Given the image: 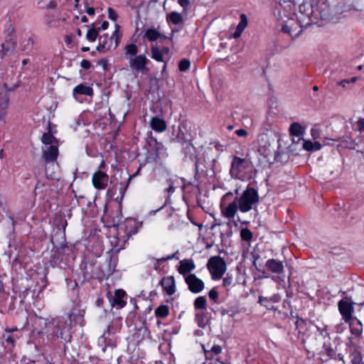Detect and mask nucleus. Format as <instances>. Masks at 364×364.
Masks as SVG:
<instances>
[{"label": "nucleus", "instance_id": "58", "mask_svg": "<svg viewBox=\"0 0 364 364\" xmlns=\"http://www.w3.org/2000/svg\"><path fill=\"white\" fill-rule=\"evenodd\" d=\"M108 26H109V23H108V21H103V22H102V25H101V28H102V30H106V29L108 28Z\"/></svg>", "mask_w": 364, "mask_h": 364}, {"label": "nucleus", "instance_id": "35", "mask_svg": "<svg viewBox=\"0 0 364 364\" xmlns=\"http://www.w3.org/2000/svg\"><path fill=\"white\" fill-rule=\"evenodd\" d=\"M190 65V60L186 58H183L179 62L178 69L181 72H185L189 69Z\"/></svg>", "mask_w": 364, "mask_h": 364}, {"label": "nucleus", "instance_id": "3", "mask_svg": "<svg viewBox=\"0 0 364 364\" xmlns=\"http://www.w3.org/2000/svg\"><path fill=\"white\" fill-rule=\"evenodd\" d=\"M211 278L214 280L220 279L227 269V264L225 259L220 256L211 257L207 263Z\"/></svg>", "mask_w": 364, "mask_h": 364}, {"label": "nucleus", "instance_id": "36", "mask_svg": "<svg viewBox=\"0 0 364 364\" xmlns=\"http://www.w3.org/2000/svg\"><path fill=\"white\" fill-rule=\"evenodd\" d=\"M208 296L215 303H218V291L215 288H213L209 291Z\"/></svg>", "mask_w": 364, "mask_h": 364}, {"label": "nucleus", "instance_id": "55", "mask_svg": "<svg viewBox=\"0 0 364 364\" xmlns=\"http://www.w3.org/2000/svg\"><path fill=\"white\" fill-rule=\"evenodd\" d=\"M86 12L88 15L93 16L95 14V9L92 7H89L87 9Z\"/></svg>", "mask_w": 364, "mask_h": 364}, {"label": "nucleus", "instance_id": "11", "mask_svg": "<svg viewBox=\"0 0 364 364\" xmlns=\"http://www.w3.org/2000/svg\"><path fill=\"white\" fill-rule=\"evenodd\" d=\"M178 272L183 277L191 274L192 271L196 269V264L192 259H184L179 261L178 264L176 267Z\"/></svg>", "mask_w": 364, "mask_h": 364}, {"label": "nucleus", "instance_id": "33", "mask_svg": "<svg viewBox=\"0 0 364 364\" xmlns=\"http://www.w3.org/2000/svg\"><path fill=\"white\" fill-rule=\"evenodd\" d=\"M252 232L248 228H243L240 231V237L242 240L250 242L252 239Z\"/></svg>", "mask_w": 364, "mask_h": 364}, {"label": "nucleus", "instance_id": "61", "mask_svg": "<svg viewBox=\"0 0 364 364\" xmlns=\"http://www.w3.org/2000/svg\"><path fill=\"white\" fill-rule=\"evenodd\" d=\"M161 51H162V55H164V54L167 55L169 53V48L168 47H164Z\"/></svg>", "mask_w": 364, "mask_h": 364}, {"label": "nucleus", "instance_id": "53", "mask_svg": "<svg viewBox=\"0 0 364 364\" xmlns=\"http://www.w3.org/2000/svg\"><path fill=\"white\" fill-rule=\"evenodd\" d=\"M348 83H349L348 80V79H344V80H342L341 81H340L338 84L340 86H342V87H345L346 84H348Z\"/></svg>", "mask_w": 364, "mask_h": 364}, {"label": "nucleus", "instance_id": "64", "mask_svg": "<svg viewBox=\"0 0 364 364\" xmlns=\"http://www.w3.org/2000/svg\"><path fill=\"white\" fill-rule=\"evenodd\" d=\"M81 21H82V22H87V18L85 16H83L81 18Z\"/></svg>", "mask_w": 364, "mask_h": 364}, {"label": "nucleus", "instance_id": "54", "mask_svg": "<svg viewBox=\"0 0 364 364\" xmlns=\"http://www.w3.org/2000/svg\"><path fill=\"white\" fill-rule=\"evenodd\" d=\"M18 331V328L17 327H14V328L6 327L5 328V331L8 332V333H13V332H15V331Z\"/></svg>", "mask_w": 364, "mask_h": 364}, {"label": "nucleus", "instance_id": "51", "mask_svg": "<svg viewBox=\"0 0 364 364\" xmlns=\"http://www.w3.org/2000/svg\"><path fill=\"white\" fill-rule=\"evenodd\" d=\"M73 41V36L70 35H67L65 36V42L67 45H70Z\"/></svg>", "mask_w": 364, "mask_h": 364}, {"label": "nucleus", "instance_id": "21", "mask_svg": "<svg viewBox=\"0 0 364 364\" xmlns=\"http://www.w3.org/2000/svg\"><path fill=\"white\" fill-rule=\"evenodd\" d=\"M75 95L92 96L93 90L91 87L80 84L76 86L73 90V95Z\"/></svg>", "mask_w": 364, "mask_h": 364}, {"label": "nucleus", "instance_id": "2", "mask_svg": "<svg viewBox=\"0 0 364 364\" xmlns=\"http://www.w3.org/2000/svg\"><path fill=\"white\" fill-rule=\"evenodd\" d=\"M238 204L241 213H247L257 206L259 201L257 191L248 185L239 197L235 198Z\"/></svg>", "mask_w": 364, "mask_h": 364}, {"label": "nucleus", "instance_id": "37", "mask_svg": "<svg viewBox=\"0 0 364 364\" xmlns=\"http://www.w3.org/2000/svg\"><path fill=\"white\" fill-rule=\"evenodd\" d=\"M59 1L60 0H50V1L46 5L45 9L47 10L56 9Z\"/></svg>", "mask_w": 364, "mask_h": 364}, {"label": "nucleus", "instance_id": "57", "mask_svg": "<svg viewBox=\"0 0 364 364\" xmlns=\"http://www.w3.org/2000/svg\"><path fill=\"white\" fill-rule=\"evenodd\" d=\"M106 167V163L104 160L102 161L98 167V171H102Z\"/></svg>", "mask_w": 364, "mask_h": 364}, {"label": "nucleus", "instance_id": "45", "mask_svg": "<svg viewBox=\"0 0 364 364\" xmlns=\"http://www.w3.org/2000/svg\"><path fill=\"white\" fill-rule=\"evenodd\" d=\"M80 65L82 68L88 70L91 67V63L88 60L84 59L81 61Z\"/></svg>", "mask_w": 364, "mask_h": 364}, {"label": "nucleus", "instance_id": "7", "mask_svg": "<svg viewBox=\"0 0 364 364\" xmlns=\"http://www.w3.org/2000/svg\"><path fill=\"white\" fill-rule=\"evenodd\" d=\"M184 281L188 286V290L193 294H198L205 288L204 282L197 277L195 274H191L186 277Z\"/></svg>", "mask_w": 364, "mask_h": 364}, {"label": "nucleus", "instance_id": "1", "mask_svg": "<svg viewBox=\"0 0 364 364\" xmlns=\"http://www.w3.org/2000/svg\"><path fill=\"white\" fill-rule=\"evenodd\" d=\"M252 163L250 159L233 156L230 173L236 179L245 181L252 177Z\"/></svg>", "mask_w": 364, "mask_h": 364}, {"label": "nucleus", "instance_id": "41", "mask_svg": "<svg viewBox=\"0 0 364 364\" xmlns=\"http://www.w3.org/2000/svg\"><path fill=\"white\" fill-rule=\"evenodd\" d=\"M311 133L314 139H318L320 137L321 130L317 127H313L311 130Z\"/></svg>", "mask_w": 364, "mask_h": 364}, {"label": "nucleus", "instance_id": "47", "mask_svg": "<svg viewBox=\"0 0 364 364\" xmlns=\"http://www.w3.org/2000/svg\"><path fill=\"white\" fill-rule=\"evenodd\" d=\"M235 134L240 137H245L247 135V132L244 129H240L235 131Z\"/></svg>", "mask_w": 364, "mask_h": 364}, {"label": "nucleus", "instance_id": "62", "mask_svg": "<svg viewBox=\"0 0 364 364\" xmlns=\"http://www.w3.org/2000/svg\"><path fill=\"white\" fill-rule=\"evenodd\" d=\"M4 282L1 279V278L0 277V292L4 291Z\"/></svg>", "mask_w": 364, "mask_h": 364}, {"label": "nucleus", "instance_id": "40", "mask_svg": "<svg viewBox=\"0 0 364 364\" xmlns=\"http://www.w3.org/2000/svg\"><path fill=\"white\" fill-rule=\"evenodd\" d=\"M303 147L306 151H314V143L311 141H304Z\"/></svg>", "mask_w": 364, "mask_h": 364}, {"label": "nucleus", "instance_id": "27", "mask_svg": "<svg viewBox=\"0 0 364 364\" xmlns=\"http://www.w3.org/2000/svg\"><path fill=\"white\" fill-rule=\"evenodd\" d=\"M207 300L205 296H198L197 297L193 303V306L195 309L196 310H203L206 309Z\"/></svg>", "mask_w": 364, "mask_h": 364}, {"label": "nucleus", "instance_id": "22", "mask_svg": "<svg viewBox=\"0 0 364 364\" xmlns=\"http://www.w3.org/2000/svg\"><path fill=\"white\" fill-rule=\"evenodd\" d=\"M144 38H146L149 41H155L159 38H166V36L163 34H161L159 31L154 28H149L144 33Z\"/></svg>", "mask_w": 364, "mask_h": 364}, {"label": "nucleus", "instance_id": "59", "mask_svg": "<svg viewBox=\"0 0 364 364\" xmlns=\"http://www.w3.org/2000/svg\"><path fill=\"white\" fill-rule=\"evenodd\" d=\"M47 17H48L47 23L48 24V26H53L55 21L51 19V18H50L49 16H47Z\"/></svg>", "mask_w": 364, "mask_h": 364}, {"label": "nucleus", "instance_id": "10", "mask_svg": "<svg viewBox=\"0 0 364 364\" xmlns=\"http://www.w3.org/2000/svg\"><path fill=\"white\" fill-rule=\"evenodd\" d=\"M109 176L103 171H97L92 175V184L97 190H104L107 186Z\"/></svg>", "mask_w": 364, "mask_h": 364}, {"label": "nucleus", "instance_id": "29", "mask_svg": "<svg viewBox=\"0 0 364 364\" xmlns=\"http://www.w3.org/2000/svg\"><path fill=\"white\" fill-rule=\"evenodd\" d=\"M99 31H100V28H96L94 26L90 28L86 34L87 40L90 42L95 41L98 36Z\"/></svg>", "mask_w": 364, "mask_h": 364}, {"label": "nucleus", "instance_id": "52", "mask_svg": "<svg viewBox=\"0 0 364 364\" xmlns=\"http://www.w3.org/2000/svg\"><path fill=\"white\" fill-rule=\"evenodd\" d=\"M6 341L7 343H11L12 346L15 345V339L11 336H8Z\"/></svg>", "mask_w": 364, "mask_h": 364}, {"label": "nucleus", "instance_id": "8", "mask_svg": "<svg viewBox=\"0 0 364 364\" xmlns=\"http://www.w3.org/2000/svg\"><path fill=\"white\" fill-rule=\"evenodd\" d=\"M338 307L342 318L346 323L350 322L355 318L353 316L354 308L351 303L342 299L338 302Z\"/></svg>", "mask_w": 364, "mask_h": 364}, {"label": "nucleus", "instance_id": "24", "mask_svg": "<svg viewBox=\"0 0 364 364\" xmlns=\"http://www.w3.org/2000/svg\"><path fill=\"white\" fill-rule=\"evenodd\" d=\"M166 21L168 23H171L174 25H178L183 21V18L181 14L176 11H172L167 15Z\"/></svg>", "mask_w": 364, "mask_h": 364}, {"label": "nucleus", "instance_id": "16", "mask_svg": "<svg viewBox=\"0 0 364 364\" xmlns=\"http://www.w3.org/2000/svg\"><path fill=\"white\" fill-rule=\"evenodd\" d=\"M58 156V149L56 145H51L43 150V157L46 162L55 161Z\"/></svg>", "mask_w": 364, "mask_h": 364}, {"label": "nucleus", "instance_id": "30", "mask_svg": "<svg viewBox=\"0 0 364 364\" xmlns=\"http://www.w3.org/2000/svg\"><path fill=\"white\" fill-rule=\"evenodd\" d=\"M352 364H363V354L359 350H354L351 355Z\"/></svg>", "mask_w": 364, "mask_h": 364}, {"label": "nucleus", "instance_id": "26", "mask_svg": "<svg viewBox=\"0 0 364 364\" xmlns=\"http://www.w3.org/2000/svg\"><path fill=\"white\" fill-rule=\"evenodd\" d=\"M15 47L14 41H6L1 44V50H0V58L3 59L8 52L12 50Z\"/></svg>", "mask_w": 364, "mask_h": 364}, {"label": "nucleus", "instance_id": "38", "mask_svg": "<svg viewBox=\"0 0 364 364\" xmlns=\"http://www.w3.org/2000/svg\"><path fill=\"white\" fill-rule=\"evenodd\" d=\"M33 44H34V40H33V37L30 36L27 39V43L23 46L22 50H26L28 49H31L33 48Z\"/></svg>", "mask_w": 364, "mask_h": 364}, {"label": "nucleus", "instance_id": "4", "mask_svg": "<svg viewBox=\"0 0 364 364\" xmlns=\"http://www.w3.org/2000/svg\"><path fill=\"white\" fill-rule=\"evenodd\" d=\"M232 196V193L231 192L227 193L222 197L220 204L222 216L229 220L234 219L239 210V206L235 199L228 202V199Z\"/></svg>", "mask_w": 364, "mask_h": 364}, {"label": "nucleus", "instance_id": "63", "mask_svg": "<svg viewBox=\"0 0 364 364\" xmlns=\"http://www.w3.org/2000/svg\"><path fill=\"white\" fill-rule=\"evenodd\" d=\"M348 81H349V83H354L357 80H358V77H353L350 79H348Z\"/></svg>", "mask_w": 364, "mask_h": 364}, {"label": "nucleus", "instance_id": "12", "mask_svg": "<svg viewBox=\"0 0 364 364\" xmlns=\"http://www.w3.org/2000/svg\"><path fill=\"white\" fill-rule=\"evenodd\" d=\"M149 61V59L144 55H139L130 59L129 66L136 71L144 72L147 70L146 65Z\"/></svg>", "mask_w": 364, "mask_h": 364}, {"label": "nucleus", "instance_id": "19", "mask_svg": "<svg viewBox=\"0 0 364 364\" xmlns=\"http://www.w3.org/2000/svg\"><path fill=\"white\" fill-rule=\"evenodd\" d=\"M9 104V97L5 93L0 97V120H4L7 114Z\"/></svg>", "mask_w": 364, "mask_h": 364}, {"label": "nucleus", "instance_id": "39", "mask_svg": "<svg viewBox=\"0 0 364 364\" xmlns=\"http://www.w3.org/2000/svg\"><path fill=\"white\" fill-rule=\"evenodd\" d=\"M108 17L109 19L112 20V21H117V19L118 18V14H117V12L112 9V8H109L108 9Z\"/></svg>", "mask_w": 364, "mask_h": 364}, {"label": "nucleus", "instance_id": "34", "mask_svg": "<svg viewBox=\"0 0 364 364\" xmlns=\"http://www.w3.org/2000/svg\"><path fill=\"white\" fill-rule=\"evenodd\" d=\"M323 350L325 354L329 358H332L335 355V350L332 348L330 343H324L323 346Z\"/></svg>", "mask_w": 364, "mask_h": 364}, {"label": "nucleus", "instance_id": "14", "mask_svg": "<svg viewBox=\"0 0 364 364\" xmlns=\"http://www.w3.org/2000/svg\"><path fill=\"white\" fill-rule=\"evenodd\" d=\"M126 296V291L122 289H119L115 290L114 296L109 300L112 306H117L118 308L122 309L127 304V301L124 299Z\"/></svg>", "mask_w": 364, "mask_h": 364}, {"label": "nucleus", "instance_id": "44", "mask_svg": "<svg viewBox=\"0 0 364 364\" xmlns=\"http://www.w3.org/2000/svg\"><path fill=\"white\" fill-rule=\"evenodd\" d=\"M357 126L360 132H364V118H360L357 121Z\"/></svg>", "mask_w": 364, "mask_h": 364}, {"label": "nucleus", "instance_id": "9", "mask_svg": "<svg viewBox=\"0 0 364 364\" xmlns=\"http://www.w3.org/2000/svg\"><path fill=\"white\" fill-rule=\"evenodd\" d=\"M163 292L168 296H172L176 291V281L173 276H165L159 282Z\"/></svg>", "mask_w": 364, "mask_h": 364}, {"label": "nucleus", "instance_id": "31", "mask_svg": "<svg viewBox=\"0 0 364 364\" xmlns=\"http://www.w3.org/2000/svg\"><path fill=\"white\" fill-rule=\"evenodd\" d=\"M41 141L44 144L51 146L56 139L50 132H47L43 134Z\"/></svg>", "mask_w": 364, "mask_h": 364}, {"label": "nucleus", "instance_id": "32", "mask_svg": "<svg viewBox=\"0 0 364 364\" xmlns=\"http://www.w3.org/2000/svg\"><path fill=\"white\" fill-rule=\"evenodd\" d=\"M125 54L129 55H136L138 53L139 48L136 44L129 43L124 48Z\"/></svg>", "mask_w": 364, "mask_h": 364}, {"label": "nucleus", "instance_id": "48", "mask_svg": "<svg viewBox=\"0 0 364 364\" xmlns=\"http://www.w3.org/2000/svg\"><path fill=\"white\" fill-rule=\"evenodd\" d=\"M176 254V253H173V254L168 255L166 257H162L161 259H158L157 260H158V262H165V261L171 260V259L175 258Z\"/></svg>", "mask_w": 364, "mask_h": 364}, {"label": "nucleus", "instance_id": "18", "mask_svg": "<svg viewBox=\"0 0 364 364\" xmlns=\"http://www.w3.org/2000/svg\"><path fill=\"white\" fill-rule=\"evenodd\" d=\"M150 126L152 129L157 132H163L167 128L166 122L158 117H152L150 122Z\"/></svg>", "mask_w": 364, "mask_h": 364}, {"label": "nucleus", "instance_id": "15", "mask_svg": "<svg viewBox=\"0 0 364 364\" xmlns=\"http://www.w3.org/2000/svg\"><path fill=\"white\" fill-rule=\"evenodd\" d=\"M265 267L272 273L277 274H282L284 273V265L282 262L279 260L269 259L267 260Z\"/></svg>", "mask_w": 364, "mask_h": 364}, {"label": "nucleus", "instance_id": "50", "mask_svg": "<svg viewBox=\"0 0 364 364\" xmlns=\"http://www.w3.org/2000/svg\"><path fill=\"white\" fill-rule=\"evenodd\" d=\"M175 191V187L173 186V183L171 181L169 182L168 187L166 189V191L168 195L173 193Z\"/></svg>", "mask_w": 364, "mask_h": 364}, {"label": "nucleus", "instance_id": "6", "mask_svg": "<svg viewBox=\"0 0 364 364\" xmlns=\"http://www.w3.org/2000/svg\"><path fill=\"white\" fill-rule=\"evenodd\" d=\"M141 226L142 222H139L135 218H129L124 221L120 228L128 239L130 236L136 234Z\"/></svg>", "mask_w": 364, "mask_h": 364}, {"label": "nucleus", "instance_id": "25", "mask_svg": "<svg viewBox=\"0 0 364 364\" xmlns=\"http://www.w3.org/2000/svg\"><path fill=\"white\" fill-rule=\"evenodd\" d=\"M170 314L169 308L167 305H160L155 310V315L157 318H165Z\"/></svg>", "mask_w": 364, "mask_h": 364}, {"label": "nucleus", "instance_id": "46", "mask_svg": "<svg viewBox=\"0 0 364 364\" xmlns=\"http://www.w3.org/2000/svg\"><path fill=\"white\" fill-rule=\"evenodd\" d=\"M203 316L204 314L203 312L197 313L196 315L198 323L200 326H201V323H203Z\"/></svg>", "mask_w": 364, "mask_h": 364}, {"label": "nucleus", "instance_id": "43", "mask_svg": "<svg viewBox=\"0 0 364 364\" xmlns=\"http://www.w3.org/2000/svg\"><path fill=\"white\" fill-rule=\"evenodd\" d=\"M295 325H296V328L301 333V328H302L303 326L306 325V321H305V320H304L302 318H300V319H298L296 321Z\"/></svg>", "mask_w": 364, "mask_h": 364}, {"label": "nucleus", "instance_id": "5", "mask_svg": "<svg viewBox=\"0 0 364 364\" xmlns=\"http://www.w3.org/2000/svg\"><path fill=\"white\" fill-rule=\"evenodd\" d=\"M115 41V48L119 43V36L117 31H115L111 36L107 34L100 36L99 37V44L97 46V50L100 53H105L109 50L113 45V41Z\"/></svg>", "mask_w": 364, "mask_h": 364}, {"label": "nucleus", "instance_id": "13", "mask_svg": "<svg viewBox=\"0 0 364 364\" xmlns=\"http://www.w3.org/2000/svg\"><path fill=\"white\" fill-rule=\"evenodd\" d=\"M204 349L205 357L206 360H210L209 364H214L212 360L215 362L219 361L220 354L222 351V348L219 345H213L210 350Z\"/></svg>", "mask_w": 364, "mask_h": 364}, {"label": "nucleus", "instance_id": "28", "mask_svg": "<svg viewBox=\"0 0 364 364\" xmlns=\"http://www.w3.org/2000/svg\"><path fill=\"white\" fill-rule=\"evenodd\" d=\"M151 58L156 60L158 62H164V57L162 55V51L156 47L152 46L151 47Z\"/></svg>", "mask_w": 364, "mask_h": 364}, {"label": "nucleus", "instance_id": "17", "mask_svg": "<svg viewBox=\"0 0 364 364\" xmlns=\"http://www.w3.org/2000/svg\"><path fill=\"white\" fill-rule=\"evenodd\" d=\"M346 323L349 324L351 334L355 338H360L363 333V325L360 321L356 318H354L353 320H350V322Z\"/></svg>", "mask_w": 364, "mask_h": 364}, {"label": "nucleus", "instance_id": "42", "mask_svg": "<svg viewBox=\"0 0 364 364\" xmlns=\"http://www.w3.org/2000/svg\"><path fill=\"white\" fill-rule=\"evenodd\" d=\"M178 4L183 7L184 10H187L190 6L189 0H178Z\"/></svg>", "mask_w": 364, "mask_h": 364}, {"label": "nucleus", "instance_id": "60", "mask_svg": "<svg viewBox=\"0 0 364 364\" xmlns=\"http://www.w3.org/2000/svg\"><path fill=\"white\" fill-rule=\"evenodd\" d=\"M314 150H319L321 148V145L318 142H314Z\"/></svg>", "mask_w": 364, "mask_h": 364}, {"label": "nucleus", "instance_id": "56", "mask_svg": "<svg viewBox=\"0 0 364 364\" xmlns=\"http://www.w3.org/2000/svg\"><path fill=\"white\" fill-rule=\"evenodd\" d=\"M282 31L284 33H291V30H290L289 27L287 25L283 26L282 28Z\"/></svg>", "mask_w": 364, "mask_h": 364}, {"label": "nucleus", "instance_id": "49", "mask_svg": "<svg viewBox=\"0 0 364 364\" xmlns=\"http://www.w3.org/2000/svg\"><path fill=\"white\" fill-rule=\"evenodd\" d=\"M223 286L228 287L232 284V279L230 277H225L223 280Z\"/></svg>", "mask_w": 364, "mask_h": 364}, {"label": "nucleus", "instance_id": "20", "mask_svg": "<svg viewBox=\"0 0 364 364\" xmlns=\"http://www.w3.org/2000/svg\"><path fill=\"white\" fill-rule=\"evenodd\" d=\"M240 21L237 26L236 30L232 35L234 38H238L241 36L243 31L247 27L248 23V20L245 14H242L240 16Z\"/></svg>", "mask_w": 364, "mask_h": 364}, {"label": "nucleus", "instance_id": "23", "mask_svg": "<svg viewBox=\"0 0 364 364\" xmlns=\"http://www.w3.org/2000/svg\"><path fill=\"white\" fill-rule=\"evenodd\" d=\"M289 133L292 136L301 137L304 134V128L298 122H294L289 127Z\"/></svg>", "mask_w": 364, "mask_h": 364}]
</instances>
